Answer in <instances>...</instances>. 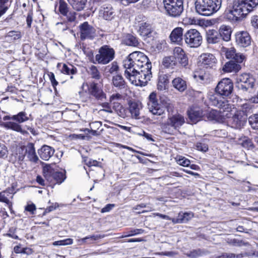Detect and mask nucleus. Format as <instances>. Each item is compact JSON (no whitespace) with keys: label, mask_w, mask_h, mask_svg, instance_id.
Segmentation results:
<instances>
[{"label":"nucleus","mask_w":258,"mask_h":258,"mask_svg":"<svg viewBox=\"0 0 258 258\" xmlns=\"http://www.w3.org/2000/svg\"><path fill=\"white\" fill-rule=\"evenodd\" d=\"M142 109L141 104L137 102H132L129 105V111L132 118L136 119H141L140 110Z\"/></svg>","instance_id":"nucleus-25"},{"label":"nucleus","mask_w":258,"mask_h":258,"mask_svg":"<svg viewBox=\"0 0 258 258\" xmlns=\"http://www.w3.org/2000/svg\"><path fill=\"white\" fill-rule=\"evenodd\" d=\"M184 223H186L189 221L192 218L194 217V214L192 212H185L183 213Z\"/></svg>","instance_id":"nucleus-59"},{"label":"nucleus","mask_w":258,"mask_h":258,"mask_svg":"<svg viewBox=\"0 0 258 258\" xmlns=\"http://www.w3.org/2000/svg\"><path fill=\"white\" fill-rule=\"evenodd\" d=\"M258 5V0H236L232 8L225 11L226 18L232 22H239Z\"/></svg>","instance_id":"nucleus-3"},{"label":"nucleus","mask_w":258,"mask_h":258,"mask_svg":"<svg viewBox=\"0 0 258 258\" xmlns=\"http://www.w3.org/2000/svg\"><path fill=\"white\" fill-rule=\"evenodd\" d=\"M68 1L74 9L81 11L84 9L87 0H68Z\"/></svg>","instance_id":"nucleus-30"},{"label":"nucleus","mask_w":258,"mask_h":258,"mask_svg":"<svg viewBox=\"0 0 258 258\" xmlns=\"http://www.w3.org/2000/svg\"><path fill=\"white\" fill-rule=\"evenodd\" d=\"M248 122L253 129L258 130V112L250 115L248 117Z\"/></svg>","instance_id":"nucleus-38"},{"label":"nucleus","mask_w":258,"mask_h":258,"mask_svg":"<svg viewBox=\"0 0 258 258\" xmlns=\"http://www.w3.org/2000/svg\"><path fill=\"white\" fill-rule=\"evenodd\" d=\"M115 57V50L109 45H104L100 47L95 57L94 63L106 64L111 61Z\"/></svg>","instance_id":"nucleus-6"},{"label":"nucleus","mask_w":258,"mask_h":258,"mask_svg":"<svg viewBox=\"0 0 258 258\" xmlns=\"http://www.w3.org/2000/svg\"><path fill=\"white\" fill-rule=\"evenodd\" d=\"M60 72L64 74L73 75L76 74L77 70L73 65H67L65 63H63L62 67L60 69Z\"/></svg>","instance_id":"nucleus-35"},{"label":"nucleus","mask_w":258,"mask_h":258,"mask_svg":"<svg viewBox=\"0 0 258 258\" xmlns=\"http://www.w3.org/2000/svg\"><path fill=\"white\" fill-rule=\"evenodd\" d=\"M169 74H165L163 73H160L158 76V82L157 88L158 90L163 91L167 89L168 87Z\"/></svg>","instance_id":"nucleus-24"},{"label":"nucleus","mask_w":258,"mask_h":258,"mask_svg":"<svg viewBox=\"0 0 258 258\" xmlns=\"http://www.w3.org/2000/svg\"><path fill=\"white\" fill-rule=\"evenodd\" d=\"M43 175L45 180L49 184H60L64 181L66 176L64 171H54L50 165H47L43 168Z\"/></svg>","instance_id":"nucleus-7"},{"label":"nucleus","mask_w":258,"mask_h":258,"mask_svg":"<svg viewBox=\"0 0 258 258\" xmlns=\"http://www.w3.org/2000/svg\"><path fill=\"white\" fill-rule=\"evenodd\" d=\"M49 77L52 85L55 88V87L57 85L58 82L55 80L54 74L53 73H50L49 75Z\"/></svg>","instance_id":"nucleus-62"},{"label":"nucleus","mask_w":258,"mask_h":258,"mask_svg":"<svg viewBox=\"0 0 258 258\" xmlns=\"http://www.w3.org/2000/svg\"><path fill=\"white\" fill-rule=\"evenodd\" d=\"M206 41L209 44H214L221 42V36L215 30H209L206 33Z\"/></svg>","instance_id":"nucleus-23"},{"label":"nucleus","mask_w":258,"mask_h":258,"mask_svg":"<svg viewBox=\"0 0 258 258\" xmlns=\"http://www.w3.org/2000/svg\"><path fill=\"white\" fill-rule=\"evenodd\" d=\"M173 53L174 55V56L175 57L176 59L185 54L183 49L180 47H175L173 50Z\"/></svg>","instance_id":"nucleus-50"},{"label":"nucleus","mask_w":258,"mask_h":258,"mask_svg":"<svg viewBox=\"0 0 258 258\" xmlns=\"http://www.w3.org/2000/svg\"><path fill=\"white\" fill-rule=\"evenodd\" d=\"M58 11L63 16L67 15L69 12L68 4L63 0H59V1Z\"/></svg>","instance_id":"nucleus-40"},{"label":"nucleus","mask_w":258,"mask_h":258,"mask_svg":"<svg viewBox=\"0 0 258 258\" xmlns=\"http://www.w3.org/2000/svg\"><path fill=\"white\" fill-rule=\"evenodd\" d=\"M6 37L12 38L13 40H17L21 37V35L19 31H11L8 33Z\"/></svg>","instance_id":"nucleus-47"},{"label":"nucleus","mask_w":258,"mask_h":258,"mask_svg":"<svg viewBox=\"0 0 258 258\" xmlns=\"http://www.w3.org/2000/svg\"><path fill=\"white\" fill-rule=\"evenodd\" d=\"M241 66L238 63L233 61H230L226 62L223 67V70L225 72H237L240 69Z\"/></svg>","instance_id":"nucleus-27"},{"label":"nucleus","mask_w":258,"mask_h":258,"mask_svg":"<svg viewBox=\"0 0 258 258\" xmlns=\"http://www.w3.org/2000/svg\"><path fill=\"white\" fill-rule=\"evenodd\" d=\"M138 32L140 36L144 38H149L153 36L154 29L152 25L147 22H142L139 25Z\"/></svg>","instance_id":"nucleus-18"},{"label":"nucleus","mask_w":258,"mask_h":258,"mask_svg":"<svg viewBox=\"0 0 258 258\" xmlns=\"http://www.w3.org/2000/svg\"><path fill=\"white\" fill-rule=\"evenodd\" d=\"M123 41L126 45L134 47L137 46L139 44L138 39L130 34L125 35Z\"/></svg>","instance_id":"nucleus-34"},{"label":"nucleus","mask_w":258,"mask_h":258,"mask_svg":"<svg viewBox=\"0 0 258 258\" xmlns=\"http://www.w3.org/2000/svg\"><path fill=\"white\" fill-rule=\"evenodd\" d=\"M130 233L128 235V236L135 235L137 234H142L144 232V230L142 229H136L130 231Z\"/></svg>","instance_id":"nucleus-63"},{"label":"nucleus","mask_w":258,"mask_h":258,"mask_svg":"<svg viewBox=\"0 0 258 258\" xmlns=\"http://www.w3.org/2000/svg\"><path fill=\"white\" fill-rule=\"evenodd\" d=\"M172 83L174 88L181 92H183L187 88L186 82L179 77L173 79Z\"/></svg>","instance_id":"nucleus-28"},{"label":"nucleus","mask_w":258,"mask_h":258,"mask_svg":"<svg viewBox=\"0 0 258 258\" xmlns=\"http://www.w3.org/2000/svg\"><path fill=\"white\" fill-rule=\"evenodd\" d=\"M177 163L182 166L188 167L190 165V161L184 157L179 156L176 158Z\"/></svg>","instance_id":"nucleus-43"},{"label":"nucleus","mask_w":258,"mask_h":258,"mask_svg":"<svg viewBox=\"0 0 258 258\" xmlns=\"http://www.w3.org/2000/svg\"><path fill=\"white\" fill-rule=\"evenodd\" d=\"M246 59L245 56L242 53H237L235 52V55H234V57H233L232 59L234 60V62L240 63H242L243 61H244Z\"/></svg>","instance_id":"nucleus-49"},{"label":"nucleus","mask_w":258,"mask_h":258,"mask_svg":"<svg viewBox=\"0 0 258 258\" xmlns=\"http://www.w3.org/2000/svg\"><path fill=\"white\" fill-rule=\"evenodd\" d=\"M80 38L84 41L86 39L93 40L96 36V30L88 22H84L79 26Z\"/></svg>","instance_id":"nucleus-13"},{"label":"nucleus","mask_w":258,"mask_h":258,"mask_svg":"<svg viewBox=\"0 0 258 258\" xmlns=\"http://www.w3.org/2000/svg\"><path fill=\"white\" fill-rule=\"evenodd\" d=\"M171 221L174 224L184 223L183 213L180 212L178 214L177 218H172Z\"/></svg>","instance_id":"nucleus-52"},{"label":"nucleus","mask_w":258,"mask_h":258,"mask_svg":"<svg viewBox=\"0 0 258 258\" xmlns=\"http://www.w3.org/2000/svg\"><path fill=\"white\" fill-rule=\"evenodd\" d=\"M183 29L181 27H176L171 32L169 38L172 42L177 44H180L182 42L184 35Z\"/></svg>","instance_id":"nucleus-20"},{"label":"nucleus","mask_w":258,"mask_h":258,"mask_svg":"<svg viewBox=\"0 0 258 258\" xmlns=\"http://www.w3.org/2000/svg\"><path fill=\"white\" fill-rule=\"evenodd\" d=\"M13 118H14V121L16 122H5L3 123V126L7 129H10L21 133H24V131L19 123H23L29 120V118L27 113L25 111H21L14 115Z\"/></svg>","instance_id":"nucleus-10"},{"label":"nucleus","mask_w":258,"mask_h":258,"mask_svg":"<svg viewBox=\"0 0 258 258\" xmlns=\"http://www.w3.org/2000/svg\"><path fill=\"white\" fill-rule=\"evenodd\" d=\"M87 72L91 77L96 80H99L101 78V74L97 67L94 65H91L88 67Z\"/></svg>","instance_id":"nucleus-36"},{"label":"nucleus","mask_w":258,"mask_h":258,"mask_svg":"<svg viewBox=\"0 0 258 258\" xmlns=\"http://www.w3.org/2000/svg\"><path fill=\"white\" fill-rule=\"evenodd\" d=\"M243 254L242 253L235 254L234 253H224L222 255H220L218 258H240L243 257Z\"/></svg>","instance_id":"nucleus-53"},{"label":"nucleus","mask_w":258,"mask_h":258,"mask_svg":"<svg viewBox=\"0 0 258 258\" xmlns=\"http://www.w3.org/2000/svg\"><path fill=\"white\" fill-rule=\"evenodd\" d=\"M177 59L178 60L179 64L182 67H184L185 69L189 68L188 59L186 54H184V55L180 56L179 57L177 58Z\"/></svg>","instance_id":"nucleus-42"},{"label":"nucleus","mask_w":258,"mask_h":258,"mask_svg":"<svg viewBox=\"0 0 258 258\" xmlns=\"http://www.w3.org/2000/svg\"><path fill=\"white\" fill-rule=\"evenodd\" d=\"M26 211L29 212L31 214H33L36 210L35 205L34 204H28L25 208Z\"/></svg>","instance_id":"nucleus-58"},{"label":"nucleus","mask_w":258,"mask_h":258,"mask_svg":"<svg viewBox=\"0 0 258 258\" xmlns=\"http://www.w3.org/2000/svg\"><path fill=\"white\" fill-rule=\"evenodd\" d=\"M183 38L187 46L197 48L200 47L203 42V37L200 32L196 29H191L184 34Z\"/></svg>","instance_id":"nucleus-8"},{"label":"nucleus","mask_w":258,"mask_h":258,"mask_svg":"<svg viewBox=\"0 0 258 258\" xmlns=\"http://www.w3.org/2000/svg\"><path fill=\"white\" fill-rule=\"evenodd\" d=\"M9 198H13V196L7 191L0 192V202L5 203L11 210L12 207V203Z\"/></svg>","instance_id":"nucleus-33"},{"label":"nucleus","mask_w":258,"mask_h":258,"mask_svg":"<svg viewBox=\"0 0 258 258\" xmlns=\"http://www.w3.org/2000/svg\"><path fill=\"white\" fill-rule=\"evenodd\" d=\"M76 12H68V13L67 14V15H64V16H66L67 17V19L69 22H73L76 20Z\"/></svg>","instance_id":"nucleus-56"},{"label":"nucleus","mask_w":258,"mask_h":258,"mask_svg":"<svg viewBox=\"0 0 258 258\" xmlns=\"http://www.w3.org/2000/svg\"><path fill=\"white\" fill-rule=\"evenodd\" d=\"M8 154L7 147L5 144L0 143V158H6Z\"/></svg>","instance_id":"nucleus-48"},{"label":"nucleus","mask_w":258,"mask_h":258,"mask_svg":"<svg viewBox=\"0 0 258 258\" xmlns=\"http://www.w3.org/2000/svg\"><path fill=\"white\" fill-rule=\"evenodd\" d=\"M125 77L136 86H144L152 78V65L143 52L135 51L123 61Z\"/></svg>","instance_id":"nucleus-1"},{"label":"nucleus","mask_w":258,"mask_h":258,"mask_svg":"<svg viewBox=\"0 0 258 258\" xmlns=\"http://www.w3.org/2000/svg\"><path fill=\"white\" fill-rule=\"evenodd\" d=\"M121 95L119 93H115L112 94L110 97L109 99V101L110 102H113L114 103H115V101L119 100L121 99Z\"/></svg>","instance_id":"nucleus-60"},{"label":"nucleus","mask_w":258,"mask_h":258,"mask_svg":"<svg viewBox=\"0 0 258 258\" xmlns=\"http://www.w3.org/2000/svg\"><path fill=\"white\" fill-rule=\"evenodd\" d=\"M139 135L144 137L148 141H155V140L152 138V136L151 134H149L144 131H143L142 133H140Z\"/></svg>","instance_id":"nucleus-61"},{"label":"nucleus","mask_w":258,"mask_h":258,"mask_svg":"<svg viewBox=\"0 0 258 258\" xmlns=\"http://www.w3.org/2000/svg\"><path fill=\"white\" fill-rule=\"evenodd\" d=\"M241 145L242 147L247 148V149H252L254 147L251 140L248 138L244 139L242 141Z\"/></svg>","instance_id":"nucleus-51"},{"label":"nucleus","mask_w":258,"mask_h":258,"mask_svg":"<svg viewBox=\"0 0 258 258\" xmlns=\"http://www.w3.org/2000/svg\"><path fill=\"white\" fill-rule=\"evenodd\" d=\"M251 23L254 28H258V16H253L251 17Z\"/></svg>","instance_id":"nucleus-64"},{"label":"nucleus","mask_w":258,"mask_h":258,"mask_svg":"<svg viewBox=\"0 0 258 258\" xmlns=\"http://www.w3.org/2000/svg\"><path fill=\"white\" fill-rule=\"evenodd\" d=\"M188 117L192 123H196L200 120L202 117H207L210 120L214 119L215 118V111H212L208 112L206 110H203L199 107H192L187 111Z\"/></svg>","instance_id":"nucleus-9"},{"label":"nucleus","mask_w":258,"mask_h":258,"mask_svg":"<svg viewBox=\"0 0 258 258\" xmlns=\"http://www.w3.org/2000/svg\"><path fill=\"white\" fill-rule=\"evenodd\" d=\"M73 240L72 238H67L63 240L54 241L53 245L55 246L68 245L73 244Z\"/></svg>","instance_id":"nucleus-44"},{"label":"nucleus","mask_w":258,"mask_h":258,"mask_svg":"<svg viewBox=\"0 0 258 258\" xmlns=\"http://www.w3.org/2000/svg\"><path fill=\"white\" fill-rule=\"evenodd\" d=\"M254 79L247 74H243L236 78V87L243 92L248 91L254 86Z\"/></svg>","instance_id":"nucleus-14"},{"label":"nucleus","mask_w":258,"mask_h":258,"mask_svg":"<svg viewBox=\"0 0 258 258\" xmlns=\"http://www.w3.org/2000/svg\"><path fill=\"white\" fill-rule=\"evenodd\" d=\"M254 109V105L249 103H245L241 105V108L237 111H241L243 112V115L247 116L251 113Z\"/></svg>","instance_id":"nucleus-37"},{"label":"nucleus","mask_w":258,"mask_h":258,"mask_svg":"<svg viewBox=\"0 0 258 258\" xmlns=\"http://www.w3.org/2000/svg\"><path fill=\"white\" fill-rule=\"evenodd\" d=\"M85 86L87 87L88 93L96 99L102 101L106 98V94L98 84L94 82L89 84L84 83L82 87L84 88Z\"/></svg>","instance_id":"nucleus-15"},{"label":"nucleus","mask_w":258,"mask_h":258,"mask_svg":"<svg viewBox=\"0 0 258 258\" xmlns=\"http://www.w3.org/2000/svg\"><path fill=\"white\" fill-rule=\"evenodd\" d=\"M149 111L154 115H161L164 112L165 108L168 112L173 111L174 106L170 100L161 98L159 103L156 98V94L152 92L149 95L148 103Z\"/></svg>","instance_id":"nucleus-4"},{"label":"nucleus","mask_w":258,"mask_h":258,"mask_svg":"<svg viewBox=\"0 0 258 258\" xmlns=\"http://www.w3.org/2000/svg\"><path fill=\"white\" fill-rule=\"evenodd\" d=\"M233 90V84L231 80L224 78L218 83L215 88L216 93L210 96L209 100L211 104L219 108L220 113L228 114L234 109V105L225 98L231 94Z\"/></svg>","instance_id":"nucleus-2"},{"label":"nucleus","mask_w":258,"mask_h":258,"mask_svg":"<svg viewBox=\"0 0 258 258\" xmlns=\"http://www.w3.org/2000/svg\"><path fill=\"white\" fill-rule=\"evenodd\" d=\"M228 243L233 246H241L242 245L246 246L248 245V242H245L242 240H240L236 239H230L228 241Z\"/></svg>","instance_id":"nucleus-45"},{"label":"nucleus","mask_w":258,"mask_h":258,"mask_svg":"<svg viewBox=\"0 0 258 258\" xmlns=\"http://www.w3.org/2000/svg\"><path fill=\"white\" fill-rule=\"evenodd\" d=\"M196 147L198 150L203 152H206L208 150V145L205 143H197Z\"/></svg>","instance_id":"nucleus-54"},{"label":"nucleus","mask_w":258,"mask_h":258,"mask_svg":"<svg viewBox=\"0 0 258 258\" xmlns=\"http://www.w3.org/2000/svg\"><path fill=\"white\" fill-rule=\"evenodd\" d=\"M25 157L24 146H23L18 150L17 158L19 162H22L24 160Z\"/></svg>","instance_id":"nucleus-46"},{"label":"nucleus","mask_w":258,"mask_h":258,"mask_svg":"<svg viewBox=\"0 0 258 258\" xmlns=\"http://www.w3.org/2000/svg\"><path fill=\"white\" fill-rule=\"evenodd\" d=\"M236 42L240 47H246L251 43V38L246 31L238 32L235 34Z\"/></svg>","instance_id":"nucleus-16"},{"label":"nucleus","mask_w":258,"mask_h":258,"mask_svg":"<svg viewBox=\"0 0 258 258\" xmlns=\"http://www.w3.org/2000/svg\"><path fill=\"white\" fill-rule=\"evenodd\" d=\"M24 148L27 160L35 163H37L39 158L36 153L34 144L29 143L26 146H24Z\"/></svg>","instance_id":"nucleus-17"},{"label":"nucleus","mask_w":258,"mask_h":258,"mask_svg":"<svg viewBox=\"0 0 258 258\" xmlns=\"http://www.w3.org/2000/svg\"><path fill=\"white\" fill-rule=\"evenodd\" d=\"M38 153L42 160L47 161L53 155L54 149L50 146L44 145L38 150Z\"/></svg>","instance_id":"nucleus-21"},{"label":"nucleus","mask_w":258,"mask_h":258,"mask_svg":"<svg viewBox=\"0 0 258 258\" xmlns=\"http://www.w3.org/2000/svg\"><path fill=\"white\" fill-rule=\"evenodd\" d=\"M222 0H197L196 11L200 15L210 16L217 12L221 7Z\"/></svg>","instance_id":"nucleus-5"},{"label":"nucleus","mask_w":258,"mask_h":258,"mask_svg":"<svg viewBox=\"0 0 258 258\" xmlns=\"http://www.w3.org/2000/svg\"><path fill=\"white\" fill-rule=\"evenodd\" d=\"M222 51L225 53V56L228 59H232L234 57V55H235L236 50L233 47L230 48H227L225 47L222 48Z\"/></svg>","instance_id":"nucleus-41"},{"label":"nucleus","mask_w":258,"mask_h":258,"mask_svg":"<svg viewBox=\"0 0 258 258\" xmlns=\"http://www.w3.org/2000/svg\"><path fill=\"white\" fill-rule=\"evenodd\" d=\"M162 64L166 68L173 69L177 64L176 59L173 56L165 57L163 59Z\"/></svg>","instance_id":"nucleus-31"},{"label":"nucleus","mask_w":258,"mask_h":258,"mask_svg":"<svg viewBox=\"0 0 258 258\" xmlns=\"http://www.w3.org/2000/svg\"><path fill=\"white\" fill-rule=\"evenodd\" d=\"M184 122L183 116L180 114H176L169 118L168 123L176 129L180 127Z\"/></svg>","instance_id":"nucleus-26"},{"label":"nucleus","mask_w":258,"mask_h":258,"mask_svg":"<svg viewBox=\"0 0 258 258\" xmlns=\"http://www.w3.org/2000/svg\"><path fill=\"white\" fill-rule=\"evenodd\" d=\"M202 251L200 249H196L191 251L187 254V256L191 258H197L202 255Z\"/></svg>","instance_id":"nucleus-55"},{"label":"nucleus","mask_w":258,"mask_h":258,"mask_svg":"<svg viewBox=\"0 0 258 258\" xmlns=\"http://www.w3.org/2000/svg\"><path fill=\"white\" fill-rule=\"evenodd\" d=\"M112 83L115 87L120 89L125 88L126 86L123 77L120 75H116L113 77Z\"/></svg>","instance_id":"nucleus-32"},{"label":"nucleus","mask_w":258,"mask_h":258,"mask_svg":"<svg viewBox=\"0 0 258 258\" xmlns=\"http://www.w3.org/2000/svg\"><path fill=\"white\" fill-rule=\"evenodd\" d=\"M201 61L206 67L212 68L215 66L217 59L212 54L204 53L201 55Z\"/></svg>","instance_id":"nucleus-22"},{"label":"nucleus","mask_w":258,"mask_h":258,"mask_svg":"<svg viewBox=\"0 0 258 258\" xmlns=\"http://www.w3.org/2000/svg\"><path fill=\"white\" fill-rule=\"evenodd\" d=\"M100 15L104 19L110 21L116 16V13L110 5H104L100 11Z\"/></svg>","instance_id":"nucleus-19"},{"label":"nucleus","mask_w":258,"mask_h":258,"mask_svg":"<svg viewBox=\"0 0 258 258\" xmlns=\"http://www.w3.org/2000/svg\"><path fill=\"white\" fill-rule=\"evenodd\" d=\"M230 112H228V114H226V112L224 113H221L222 116L229 118L227 121L228 125L236 129H240L242 127L246 122L247 117H246V115H243V112L237 111L232 117H230L229 115Z\"/></svg>","instance_id":"nucleus-12"},{"label":"nucleus","mask_w":258,"mask_h":258,"mask_svg":"<svg viewBox=\"0 0 258 258\" xmlns=\"http://www.w3.org/2000/svg\"><path fill=\"white\" fill-rule=\"evenodd\" d=\"M33 20V12L32 11H30L27 15L26 18V22L28 27L30 28L31 27V24Z\"/></svg>","instance_id":"nucleus-57"},{"label":"nucleus","mask_w":258,"mask_h":258,"mask_svg":"<svg viewBox=\"0 0 258 258\" xmlns=\"http://www.w3.org/2000/svg\"><path fill=\"white\" fill-rule=\"evenodd\" d=\"M168 14L173 17L179 16L183 11L182 0H163Z\"/></svg>","instance_id":"nucleus-11"},{"label":"nucleus","mask_w":258,"mask_h":258,"mask_svg":"<svg viewBox=\"0 0 258 258\" xmlns=\"http://www.w3.org/2000/svg\"><path fill=\"white\" fill-rule=\"evenodd\" d=\"M102 237L103 236L101 235H92L79 239L78 240V241L80 244H84L85 243H87V239H91L92 241H95L101 239Z\"/></svg>","instance_id":"nucleus-39"},{"label":"nucleus","mask_w":258,"mask_h":258,"mask_svg":"<svg viewBox=\"0 0 258 258\" xmlns=\"http://www.w3.org/2000/svg\"><path fill=\"white\" fill-rule=\"evenodd\" d=\"M218 33L221 36V40L223 39L225 41H229L231 38V30L230 28L226 26H222Z\"/></svg>","instance_id":"nucleus-29"}]
</instances>
